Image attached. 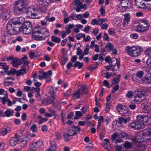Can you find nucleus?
<instances>
[{
	"instance_id": "nucleus-1",
	"label": "nucleus",
	"mask_w": 151,
	"mask_h": 151,
	"mask_svg": "<svg viewBox=\"0 0 151 151\" xmlns=\"http://www.w3.org/2000/svg\"><path fill=\"white\" fill-rule=\"evenodd\" d=\"M14 12L17 15H21L26 11L23 0H18L14 4Z\"/></svg>"
},
{
	"instance_id": "nucleus-2",
	"label": "nucleus",
	"mask_w": 151,
	"mask_h": 151,
	"mask_svg": "<svg viewBox=\"0 0 151 151\" xmlns=\"http://www.w3.org/2000/svg\"><path fill=\"white\" fill-rule=\"evenodd\" d=\"M125 50L130 56L132 57H137L141 53V47L136 46H129L126 47Z\"/></svg>"
},
{
	"instance_id": "nucleus-3",
	"label": "nucleus",
	"mask_w": 151,
	"mask_h": 151,
	"mask_svg": "<svg viewBox=\"0 0 151 151\" xmlns=\"http://www.w3.org/2000/svg\"><path fill=\"white\" fill-rule=\"evenodd\" d=\"M140 22L136 27V31L139 32H144L148 31L150 27L149 22L146 20L141 19L140 20Z\"/></svg>"
},
{
	"instance_id": "nucleus-4",
	"label": "nucleus",
	"mask_w": 151,
	"mask_h": 151,
	"mask_svg": "<svg viewBox=\"0 0 151 151\" xmlns=\"http://www.w3.org/2000/svg\"><path fill=\"white\" fill-rule=\"evenodd\" d=\"M27 16L29 18L32 19H38L40 17H37V11L35 9L33 8L28 9L26 12Z\"/></svg>"
},
{
	"instance_id": "nucleus-5",
	"label": "nucleus",
	"mask_w": 151,
	"mask_h": 151,
	"mask_svg": "<svg viewBox=\"0 0 151 151\" xmlns=\"http://www.w3.org/2000/svg\"><path fill=\"white\" fill-rule=\"evenodd\" d=\"M142 111L145 113L150 114L151 112V103L149 100H145L142 104Z\"/></svg>"
},
{
	"instance_id": "nucleus-6",
	"label": "nucleus",
	"mask_w": 151,
	"mask_h": 151,
	"mask_svg": "<svg viewBox=\"0 0 151 151\" xmlns=\"http://www.w3.org/2000/svg\"><path fill=\"white\" fill-rule=\"evenodd\" d=\"M25 66H22V68L16 72V75L17 76H19L20 74L23 75L26 73V70H28L29 68V65H28V63L27 62L25 63Z\"/></svg>"
},
{
	"instance_id": "nucleus-7",
	"label": "nucleus",
	"mask_w": 151,
	"mask_h": 151,
	"mask_svg": "<svg viewBox=\"0 0 151 151\" xmlns=\"http://www.w3.org/2000/svg\"><path fill=\"white\" fill-rule=\"evenodd\" d=\"M114 46L111 43H107V45L105 46V47L102 49H101V55H104V53L105 52H110L113 49Z\"/></svg>"
},
{
	"instance_id": "nucleus-8",
	"label": "nucleus",
	"mask_w": 151,
	"mask_h": 151,
	"mask_svg": "<svg viewBox=\"0 0 151 151\" xmlns=\"http://www.w3.org/2000/svg\"><path fill=\"white\" fill-rule=\"evenodd\" d=\"M19 136L17 133L14 134V137H12L9 140V144L12 146H15L19 141Z\"/></svg>"
},
{
	"instance_id": "nucleus-9",
	"label": "nucleus",
	"mask_w": 151,
	"mask_h": 151,
	"mask_svg": "<svg viewBox=\"0 0 151 151\" xmlns=\"http://www.w3.org/2000/svg\"><path fill=\"white\" fill-rule=\"evenodd\" d=\"M137 119L135 121L136 123L139 125L143 126L142 127V129L144 128L145 125L144 124V116L142 115H139L137 116Z\"/></svg>"
},
{
	"instance_id": "nucleus-10",
	"label": "nucleus",
	"mask_w": 151,
	"mask_h": 151,
	"mask_svg": "<svg viewBox=\"0 0 151 151\" xmlns=\"http://www.w3.org/2000/svg\"><path fill=\"white\" fill-rule=\"evenodd\" d=\"M116 108L119 113L122 115H124V114L127 113V110H126L127 108L121 104H119L117 105Z\"/></svg>"
},
{
	"instance_id": "nucleus-11",
	"label": "nucleus",
	"mask_w": 151,
	"mask_h": 151,
	"mask_svg": "<svg viewBox=\"0 0 151 151\" xmlns=\"http://www.w3.org/2000/svg\"><path fill=\"white\" fill-rule=\"evenodd\" d=\"M10 11L9 9H5L3 10L2 18L4 21H6L10 17Z\"/></svg>"
},
{
	"instance_id": "nucleus-12",
	"label": "nucleus",
	"mask_w": 151,
	"mask_h": 151,
	"mask_svg": "<svg viewBox=\"0 0 151 151\" xmlns=\"http://www.w3.org/2000/svg\"><path fill=\"white\" fill-rule=\"evenodd\" d=\"M130 121V118L129 117H128L126 118L121 117L119 118L118 123L120 124H122L123 122L125 124H126L127 122H129Z\"/></svg>"
},
{
	"instance_id": "nucleus-13",
	"label": "nucleus",
	"mask_w": 151,
	"mask_h": 151,
	"mask_svg": "<svg viewBox=\"0 0 151 151\" xmlns=\"http://www.w3.org/2000/svg\"><path fill=\"white\" fill-rule=\"evenodd\" d=\"M143 134L149 137L147 139V142H151V129H145Z\"/></svg>"
},
{
	"instance_id": "nucleus-14",
	"label": "nucleus",
	"mask_w": 151,
	"mask_h": 151,
	"mask_svg": "<svg viewBox=\"0 0 151 151\" xmlns=\"http://www.w3.org/2000/svg\"><path fill=\"white\" fill-rule=\"evenodd\" d=\"M71 130L73 132V133L71 134L73 136L77 134H78L77 132L78 133H79L81 129L79 127L77 126L73 125L71 128Z\"/></svg>"
},
{
	"instance_id": "nucleus-15",
	"label": "nucleus",
	"mask_w": 151,
	"mask_h": 151,
	"mask_svg": "<svg viewBox=\"0 0 151 151\" xmlns=\"http://www.w3.org/2000/svg\"><path fill=\"white\" fill-rule=\"evenodd\" d=\"M38 2L40 4L44 6H48L51 3V0H37Z\"/></svg>"
},
{
	"instance_id": "nucleus-16",
	"label": "nucleus",
	"mask_w": 151,
	"mask_h": 151,
	"mask_svg": "<svg viewBox=\"0 0 151 151\" xmlns=\"http://www.w3.org/2000/svg\"><path fill=\"white\" fill-rule=\"evenodd\" d=\"M128 4V3L127 2H122V5L119 7L121 11L122 12H125L127 9H128L129 8L127 6Z\"/></svg>"
},
{
	"instance_id": "nucleus-17",
	"label": "nucleus",
	"mask_w": 151,
	"mask_h": 151,
	"mask_svg": "<svg viewBox=\"0 0 151 151\" xmlns=\"http://www.w3.org/2000/svg\"><path fill=\"white\" fill-rule=\"evenodd\" d=\"M27 57L26 56H24L20 59L19 62H18V64L19 65H21L22 64H23V65L22 66H25L26 64L25 63L27 62L28 63V65L29 63V62L27 60Z\"/></svg>"
},
{
	"instance_id": "nucleus-18",
	"label": "nucleus",
	"mask_w": 151,
	"mask_h": 151,
	"mask_svg": "<svg viewBox=\"0 0 151 151\" xmlns=\"http://www.w3.org/2000/svg\"><path fill=\"white\" fill-rule=\"evenodd\" d=\"M130 126L132 128L134 129H142V127L143 126L142 125L140 126L139 125L136 123V122H134L131 123L130 124Z\"/></svg>"
},
{
	"instance_id": "nucleus-19",
	"label": "nucleus",
	"mask_w": 151,
	"mask_h": 151,
	"mask_svg": "<svg viewBox=\"0 0 151 151\" xmlns=\"http://www.w3.org/2000/svg\"><path fill=\"white\" fill-rule=\"evenodd\" d=\"M14 111L12 109H7L4 112V116L9 117L12 116L13 115Z\"/></svg>"
},
{
	"instance_id": "nucleus-20",
	"label": "nucleus",
	"mask_w": 151,
	"mask_h": 151,
	"mask_svg": "<svg viewBox=\"0 0 151 151\" xmlns=\"http://www.w3.org/2000/svg\"><path fill=\"white\" fill-rule=\"evenodd\" d=\"M79 89H80V91H81V93L82 95H83L84 94H86L88 93V88H87V86L85 85H83Z\"/></svg>"
},
{
	"instance_id": "nucleus-21",
	"label": "nucleus",
	"mask_w": 151,
	"mask_h": 151,
	"mask_svg": "<svg viewBox=\"0 0 151 151\" xmlns=\"http://www.w3.org/2000/svg\"><path fill=\"white\" fill-rule=\"evenodd\" d=\"M10 129L9 127H7L6 128H3L1 129L0 132V134L1 135L3 136H5L6 135L8 132L9 131Z\"/></svg>"
},
{
	"instance_id": "nucleus-22",
	"label": "nucleus",
	"mask_w": 151,
	"mask_h": 151,
	"mask_svg": "<svg viewBox=\"0 0 151 151\" xmlns=\"http://www.w3.org/2000/svg\"><path fill=\"white\" fill-rule=\"evenodd\" d=\"M22 27L32 30V25L29 21L25 22L22 25Z\"/></svg>"
},
{
	"instance_id": "nucleus-23",
	"label": "nucleus",
	"mask_w": 151,
	"mask_h": 151,
	"mask_svg": "<svg viewBox=\"0 0 151 151\" xmlns=\"http://www.w3.org/2000/svg\"><path fill=\"white\" fill-rule=\"evenodd\" d=\"M81 93L80 89H78L77 91L73 94V97L75 99H78L80 98Z\"/></svg>"
},
{
	"instance_id": "nucleus-24",
	"label": "nucleus",
	"mask_w": 151,
	"mask_h": 151,
	"mask_svg": "<svg viewBox=\"0 0 151 151\" xmlns=\"http://www.w3.org/2000/svg\"><path fill=\"white\" fill-rule=\"evenodd\" d=\"M9 98L8 95L6 94L3 97H0V100H1L2 104L4 105L6 104V102L7 101Z\"/></svg>"
},
{
	"instance_id": "nucleus-25",
	"label": "nucleus",
	"mask_w": 151,
	"mask_h": 151,
	"mask_svg": "<svg viewBox=\"0 0 151 151\" xmlns=\"http://www.w3.org/2000/svg\"><path fill=\"white\" fill-rule=\"evenodd\" d=\"M73 136L71 134L67 133L65 132L63 134V137L64 140L66 142H68L70 140V138L69 137Z\"/></svg>"
},
{
	"instance_id": "nucleus-26",
	"label": "nucleus",
	"mask_w": 151,
	"mask_h": 151,
	"mask_svg": "<svg viewBox=\"0 0 151 151\" xmlns=\"http://www.w3.org/2000/svg\"><path fill=\"white\" fill-rule=\"evenodd\" d=\"M52 74V72L51 70H49L47 72H43V76H44L43 78H46L50 77Z\"/></svg>"
},
{
	"instance_id": "nucleus-27",
	"label": "nucleus",
	"mask_w": 151,
	"mask_h": 151,
	"mask_svg": "<svg viewBox=\"0 0 151 151\" xmlns=\"http://www.w3.org/2000/svg\"><path fill=\"white\" fill-rule=\"evenodd\" d=\"M83 66V63H80L79 61L76 62L73 65V67L75 68L78 67V69H81Z\"/></svg>"
},
{
	"instance_id": "nucleus-28",
	"label": "nucleus",
	"mask_w": 151,
	"mask_h": 151,
	"mask_svg": "<svg viewBox=\"0 0 151 151\" xmlns=\"http://www.w3.org/2000/svg\"><path fill=\"white\" fill-rule=\"evenodd\" d=\"M144 122L148 123V125H151V117L144 116Z\"/></svg>"
},
{
	"instance_id": "nucleus-29",
	"label": "nucleus",
	"mask_w": 151,
	"mask_h": 151,
	"mask_svg": "<svg viewBox=\"0 0 151 151\" xmlns=\"http://www.w3.org/2000/svg\"><path fill=\"white\" fill-rule=\"evenodd\" d=\"M0 66H2L1 68L4 70L5 72H6L8 69L9 65H6L5 63L1 62L0 63Z\"/></svg>"
},
{
	"instance_id": "nucleus-30",
	"label": "nucleus",
	"mask_w": 151,
	"mask_h": 151,
	"mask_svg": "<svg viewBox=\"0 0 151 151\" xmlns=\"http://www.w3.org/2000/svg\"><path fill=\"white\" fill-rule=\"evenodd\" d=\"M12 24L11 22H9L6 25V29L8 33H10V32L12 30Z\"/></svg>"
},
{
	"instance_id": "nucleus-31",
	"label": "nucleus",
	"mask_w": 151,
	"mask_h": 151,
	"mask_svg": "<svg viewBox=\"0 0 151 151\" xmlns=\"http://www.w3.org/2000/svg\"><path fill=\"white\" fill-rule=\"evenodd\" d=\"M51 40L53 42L59 43L60 42L61 39L60 38L56 37L55 36H52L51 37Z\"/></svg>"
},
{
	"instance_id": "nucleus-32",
	"label": "nucleus",
	"mask_w": 151,
	"mask_h": 151,
	"mask_svg": "<svg viewBox=\"0 0 151 151\" xmlns=\"http://www.w3.org/2000/svg\"><path fill=\"white\" fill-rule=\"evenodd\" d=\"M23 33L25 35H28L30 34L32 29L22 27Z\"/></svg>"
},
{
	"instance_id": "nucleus-33",
	"label": "nucleus",
	"mask_w": 151,
	"mask_h": 151,
	"mask_svg": "<svg viewBox=\"0 0 151 151\" xmlns=\"http://www.w3.org/2000/svg\"><path fill=\"white\" fill-rule=\"evenodd\" d=\"M32 36L35 40L37 41L45 40V37H43L42 36H37L33 35H32Z\"/></svg>"
},
{
	"instance_id": "nucleus-34",
	"label": "nucleus",
	"mask_w": 151,
	"mask_h": 151,
	"mask_svg": "<svg viewBox=\"0 0 151 151\" xmlns=\"http://www.w3.org/2000/svg\"><path fill=\"white\" fill-rule=\"evenodd\" d=\"M60 115L61 117L62 121L65 124V120L64 118L65 116L66 113L64 111H61Z\"/></svg>"
},
{
	"instance_id": "nucleus-35",
	"label": "nucleus",
	"mask_w": 151,
	"mask_h": 151,
	"mask_svg": "<svg viewBox=\"0 0 151 151\" xmlns=\"http://www.w3.org/2000/svg\"><path fill=\"white\" fill-rule=\"evenodd\" d=\"M12 30L13 32V34H16L19 32L20 31V29L19 27H15L12 28Z\"/></svg>"
},
{
	"instance_id": "nucleus-36",
	"label": "nucleus",
	"mask_w": 151,
	"mask_h": 151,
	"mask_svg": "<svg viewBox=\"0 0 151 151\" xmlns=\"http://www.w3.org/2000/svg\"><path fill=\"white\" fill-rule=\"evenodd\" d=\"M145 55L151 57V47L147 48L145 52Z\"/></svg>"
},
{
	"instance_id": "nucleus-37",
	"label": "nucleus",
	"mask_w": 151,
	"mask_h": 151,
	"mask_svg": "<svg viewBox=\"0 0 151 151\" xmlns=\"http://www.w3.org/2000/svg\"><path fill=\"white\" fill-rule=\"evenodd\" d=\"M73 3L74 5H76L77 6H82V3L81 0H74Z\"/></svg>"
},
{
	"instance_id": "nucleus-38",
	"label": "nucleus",
	"mask_w": 151,
	"mask_h": 151,
	"mask_svg": "<svg viewBox=\"0 0 151 151\" xmlns=\"http://www.w3.org/2000/svg\"><path fill=\"white\" fill-rule=\"evenodd\" d=\"M38 148L36 146L35 142L32 143L29 145V149L36 151Z\"/></svg>"
},
{
	"instance_id": "nucleus-39",
	"label": "nucleus",
	"mask_w": 151,
	"mask_h": 151,
	"mask_svg": "<svg viewBox=\"0 0 151 151\" xmlns=\"http://www.w3.org/2000/svg\"><path fill=\"white\" fill-rule=\"evenodd\" d=\"M37 127L36 125L35 124H33L31 127L30 128V130H32V132H34L37 130Z\"/></svg>"
},
{
	"instance_id": "nucleus-40",
	"label": "nucleus",
	"mask_w": 151,
	"mask_h": 151,
	"mask_svg": "<svg viewBox=\"0 0 151 151\" xmlns=\"http://www.w3.org/2000/svg\"><path fill=\"white\" fill-rule=\"evenodd\" d=\"M56 95H52L50 99L47 100V103L48 104H51L52 103L55 99Z\"/></svg>"
},
{
	"instance_id": "nucleus-41",
	"label": "nucleus",
	"mask_w": 151,
	"mask_h": 151,
	"mask_svg": "<svg viewBox=\"0 0 151 151\" xmlns=\"http://www.w3.org/2000/svg\"><path fill=\"white\" fill-rule=\"evenodd\" d=\"M147 4V6L145 8V10L147 12L151 11V2H149Z\"/></svg>"
},
{
	"instance_id": "nucleus-42",
	"label": "nucleus",
	"mask_w": 151,
	"mask_h": 151,
	"mask_svg": "<svg viewBox=\"0 0 151 151\" xmlns=\"http://www.w3.org/2000/svg\"><path fill=\"white\" fill-rule=\"evenodd\" d=\"M123 146L125 148H130L131 147V143L128 142H127L123 144Z\"/></svg>"
},
{
	"instance_id": "nucleus-43",
	"label": "nucleus",
	"mask_w": 151,
	"mask_h": 151,
	"mask_svg": "<svg viewBox=\"0 0 151 151\" xmlns=\"http://www.w3.org/2000/svg\"><path fill=\"white\" fill-rule=\"evenodd\" d=\"M18 20V24H21L22 23L24 22V18L23 17H17Z\"/></svg>"
},
{
	"instance_id": "nucleus-44",
	"label": "nucleus",
	"mask_w": 151,
	"mask_h": 151,
	"mask_svg": "<svg viewBox=\"0 0 151 151\" xmlns=\"http://www.w3.org/2000/svg\"><path fill=\"white\" fill-rule=\"evenodd\" d=\"M99 20H97L96 19H93L92 20L91 23L93 25H95L96 24L98 25L99 24Z\"/></svg>"
},
{
	"instance_id": "nucleus-45",
	"label": "nucleus",
	"mask_w": 151,
	"mask_h": 151,
	"mask_svg": "<svg viewBox=\"0 0 151 151\" xmlns=\"http://www.w3.org/2000/svg\"><path fill=\"white\" fill-rule=\"evenodd\" d=\"M62 60L64 62V63H61L62 65H64L66 62L68 60V58L67 56L65 55H63L62 58Z\"/></svg>"
},
{
	"instance_id": "nucleus-46",
	"label": "nucleus",
	"mask_w": 151,
	"mask_h": 151,
	"mask_svg": "<svg viewBox=\"0 0 151 151\" xmlns=\"http://www.w3.org/2000/svg\"><path fill=\"white\" fill-rule=\"evenodd\" d=\"M35 143L38 148H40L41 146L43 145V144L42 142L40 141L36 142Z\"/></svg>"
},
{
	"instance_id": "nucleus-47",
	"label": "nucleus",
	"mask_w": 151,
	"mask_h": 151,
	"mask_svg": "<svg viewBox=\"0 0 151 151\" xmlns=\"http://www.w3.org/2000/svg\"><path fill=\"white\" fill-rule=\"evenodd\" d=\"M88 107L86 106L83 107L81 109V110L82 113L85 114L88 110Z\"/></svg>"
},
{
	"instance_id": "nucleus-48",
	"label": "nucleus",
	"mask_w": 151,
	"mask_h": 151,
	"mask_svg": "<svg viewBox=\"0 0 151 151\" xmlns=\"http://www.w3.org/2000/svg\"><path fill=\"white\" fill-rule=\"evenodd\" d=\"M103 38L104 40H105L107 41H109V39L108 35V34L105 32H104V33Z\"/></svg>"
},
{
	"instance_id": "nucleus-49",
	"label": "nucleus",
	"mask_w": 151,
	"mask_h": 151,
	"mask_svg": "<svg viewBox=\"0 0 151 151\" xmlns=\"http://www.w3.org/2000/svg\"><path fill=\"white\" fill-rule=\"evenodd\" d=\"M144 75V72L143 71H139L136 74V76L139 78H142Z\"/></svg>"
},
{
	"instance_id": "nucleus-50",
	"label": "nucleus",
	"mask_w": 151,
	"mask_h": 151,
	"mask_svg": "<svg viewBox=\"0 0 151 151\" xmlns=\"http://www.w3.org/2000/svg\"><path fill=\"white\" fill-rule=\"evenodd\" d=\"M89 45H87L85 49L83 52L85 55H87L88 54L89 49Z\"/></svg>"
},
{
	"instance_id": "nucleus-51",
	"label": "nucleus",
	"mask_w": 151,
	"mask_h": 151,
	"mask_svg": "<svg viewBox=\"0 0 151 151\" xmlns=\"http://www.w3.org/2000/svg\"><path fill=\"white\" fill-rule=\"evenodd\" d=\"M130 37L133 39H136L138 37V35L137 33L131 34L130 35Z\"/></svg>"
},
{
	"instance_id": "nucleus-52",
	"label": "nucleus",
	"mask_w": 151,
	"mask_h": 151,
	"mask_svg": "<svg viewBox=\"0 0 151 151\" xmlns=\"http://www.w3.org/2000/svg\"><path fill=\"white\" fill-rule=\"evenodd\" d=\"M119 88V86L118 85H117L116 86H114L112 89V90L111 92L113 93H115L116 91H117Z\"/></svg>"
},
{
	"instance_id": "nucleus-53",
	"label": "nucleus",
	"mask_w": 151,
	"mask_h": 151,
	"mask_svg": "<svg viewBox=\"0 0 151 151\" xmlns=\"http://www.w3.org/2000/svg\"><path fill=\"white\" fill-rule=\"evenodd\" d=\"M17 19V17H14V18H12L11 21L12 23L15 25L18 24V20Z\"/></svg>"
},
{
	"instance_id": "nucleus-54",
	"label": "nucleus",
	"mask_w": 151,
	"mask_h": 151,
	"mask_svg": "<svg viewBox=\"0 0 151 151\" xmlns=\"http://www.w3.org/2000/svg\"><path fill=\"white\" fill-rule=\"evenodd\" d=\"M119 81L120 80L119 79L114 78L112 80V83L113 84L115 85L119 83Z\"/></svg>"
},
{
	"instance_id": "nucleus-55",
	"label": "nucleus",
	"mask_w": 151,
	"mask_h": 151,
	"mask_svg": "<svg viewBox=\"0 0 151 151\" xmlns=\"http://www.w3.org/2000/svg\"><path fill=\"white\" fill-rule=\"evenodd\" d=\"M138 147L139 151H144L145 150V146L143 145H139Z\"/></svg>"
},
{
	"instance_id": "nucleus-56",
	"label": "nucleus",
	"mask_w": 151,
	"mask_h": 151,
	"mask_svg": "<svg viewBox=\"0 0 151 151\" xmlns=\"http://www.w3.org/2000/svg\"><path fill=\"white\" fill-rule=\"evenodd\" d=\"M133 91H129L126 94V96L129 98H131L133 96Z\"/></svg>"
},
{
	"instance_id": "nucleus-57",
	"label": "nucleus",
	"mask_w": 151,
	"mask_h": 151,
	"mask_svg": "<svg viewBox=\"0 0 151 151\" xmlns=\"http://www.w3.org/2000/svg\"><path fill=\"white\" fill-rule=\"evenodd\" d=\"M100 12L101 13V14L104 16L105 14V11L104 9V7L103 6H101L100 9Z\"/></svg>"
},
{
	"instance_id": "nucleus-58",
	"label": "nucleus",
	"mask_w": 151,
	"mask_h": 151,
	"mask_svg": "<svg viewBox=\"0 0 151 151\" xmlns=\"http://www.w3.org/2000/svg\"><path fill=\"white\" fill-rule=\"evenodd\" d=\"M108 32L109 35H115V30L114 29H111L108 30Z\"/></svg>"
},
{
	"instance_id": "nucleus-59",
	"label": "nucleus",
	"mask_w": 151,
	"mask_h": 151,
	"mask_svg": "<svg viewBox=\"0 0 151 151\" xmlns=\"http://www.w3.org/2000/svg\"><path fill=\"white\" fill-rule=\"evenodd\" d=\"M49 93L51 95H56L55 92L54 91L53 88L52 86H51L50 87Z\"/></svg>"
},
{
	"instance_id": "nucleus-60",
	"label": "nucleus",
	"mask_w": 151,
	"mask_h": 151,
	"mask_svg": "<svg viewBox=\"0 0 151 151\" xmlns=\"http://www.w3.org/2000/svg\"><path fill=\"white\" fill-rule=\"evenodd\" d=\"M92 65H92L91 66H88V70H90V71H92L95 69H96L98 68V67L96 66V67H93L92 66Z\"/></svg>"
},
{
	"instance_id": "nucleus-61",
	"label": "nucleus",
	"mask_w": 151,
	"mask_h": 151,
	"mask_svg": "<svg viewBox=\"0 0 151 151\" xmlns=\"http://www.w3.org/2000/svg\"><path fill=\"white\" fill-rule=\"evenodd\" d=\"M144 0H143L142 2H140V6H139L138 8L141 9L145 8H145L146 7V6H145L146 5L144 2H142Z\"/></svg>"
},
{
	"instance_id": "nucleus-62",
	"label": "nucleus",
	"mask_w": 151,
	"mask_h": 151,
	"mask_svg": "<svg viewBox=\"0 0 151 151\" xmlns=\"http://www.w3.org/2000/svg\"><path fill=\"white\" fill-rule=\"evenodd\" d=\"M57 147H50L48 149L46 150V151H55L56 150Z\"/></svg>"
},
{
	"instance_id": "nucleus-63",
	"label": "nucleus",
	"mask_w": 151,
	"mask_h": 151,
	"mask_svg": "<svg viewBox=\"0 0 151 151\" xmlns=\"http://www.w3.org/2000/svg\"><path fill=\"white\" fill-rule=\"evenodd\" d=\"M144 77L146 81L147 84L149 83H151V80L150 79V77L149 78L147 76H145Z\"/></svg>"
},
{
	"instance_id": "nucleus-64",
	"label": "nucleus",
	"mask_w": 151,
	"mask_h": 151,
	"mask_svg": "<svg viewBox=\"0 0 151 151\" xmlns=\"http://www.w3.org/2000/svg\"><path fill=\"white\" fill-rule=\"evenodd\" d=\"M146 63L149 67H151V57L148 58Z\"/></svg>"
}]
</instances>
